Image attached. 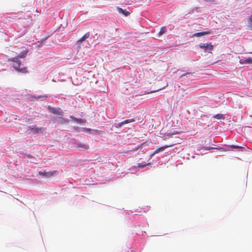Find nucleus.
Segmentation results:
<instances>
[{
    "label": "nucleus",
    "instance_id": "20e7f679",
    "mask_svg": "<svg viewBox=\"0 0 252 252\" xmlns=\"http://www.w3.org/2000/svg\"><path fill=\"white\" fill-rule=\"evenodd\" d=\"M199 47L203 49L205 52L212 51L214 48V46L211 43L200 44Z\"/></svg>",
    "mask_w": 252,
    "mask_h": 252
},
{
    "label": "nucleus",
    "instance_id": "1a4fd4ad",
    "mask_svg": "<svg viewBox=\"0 0 252 252\" xmlns=\"http://www.w3.org/2000/svg\"><path fill=\"white\" fill-rule=\"evenodd\" d=\"M49 109H50L51 112H52L53 114H58V115H59L62 111V110L60 108H56L49 107Z\"/></svg>",
    "mask_w": 252,
    "mask_h": 252
},
{
    "label": "nucleus",
    "instance_id": "ddd939ff",
    "mask_svg": "<svg viewBox=\"0 0 252 252\" xmlns=\"http://www.w3.org/2000/svg\"><path fill=\"white\" fill-rule=\"evenodd\" d=\"M28 52L27 51H24L20 53V54L18 55V58H25L27 55Z\"/></svg>",
    "mask_w": 252,
    "mask_h": 252
},
{
    "label": "nucleus",
    "instance_id": "f257e3e1",
    "mask_svg": "<svg viewBox=\"0 0 252 252\" xmlns=\"http://www.w3.org/2000/svg\"><path fill=\"white\" fill-rule=\"evenodd\" d=\"M8 61L13 62L12 66L17 71L22 72V73L28 72V69L26 67L20 68L21 63V61L18 59V58H13L11 59H8Z\"/></svg>",
    "mask_w": 252,
    "mask_h": 252
},
{
    "label": "nucleus",
    "instance_id": "dca6fc26",
    "mask_svg": "<svg viewBox=\"0 0 252 252\" xmlns=\"http://www.w3.org/2000/svg\"><path fill=\"white\" fill-rule=\"evenodd\" d=\"M166 29L165 27H162L160 28V30L158 32L159 35H162L166 32Z\"/></svg>",
    "mask_w": 252,
    "mask_h": 252
},
{
    "label": "nucleus",
    "instance_id": "f3484780",
    "mask_svg": "<svg viewBox=\"0 0 252 252\" xmlns=\"http://www.w3.org/2000/svg\"><path fill=\"white\" fill-rule=\"evenodd\" d=\"M245 62V63L252 64V58L251 57L246 58Z\"/></svg>",
    "mask_w": 252,
    "mask_h": 252
},
{
    "label": "nucleus",
    "instance_id": "7ed1b4c3",
    "mask_svg": "<svg viewBox=\"0 0 252 252\" xmlns=\"http://www.w3.org/2000/svg\"><path fill=\"white\" fill-rule=\"evenodd\" d=\"M90 36V33L89 32L86 33L81 38H80L76 43L78 48H80L83 42L85 41L87 39L89 38Z\"/></svg>",
    "mask_w": 252,
    "mask_h": 252
},
{
    "label": "nucleus",
    "instance_id": "39448f33",
    "mask_svg": "<svg viewBox=\"0 0 252 252\" xmlns=\"http://www.w3.org/2000/svg\"><path fill=\"white\" fill-rule=\"evenodd\" d=\"M76 146L78 149L82 151L86 150L89 148L88 144L81 142H76Z\"/></svg>",
    "mask_w": 252,
    "mask_h": 252
},
{
    "label": "nucleus",
    "instance_id": "aec40b11",
    "mask_svg": "<svg viewBox=\"0 0 252 252\" xmlns=\"http://www.w3.org/2000/svg\"><path fill=\"white\" fill-rule=\"evenodd\" d=\"M190 74V73H189V72H187V73H184V74H182V75H181V76H182H182H186V75H187V74Z\"/></svg>",
    "mask_w": 252,
    "mask_h": 252
},
{
    "label": "nucleus",
    "instance_id": "4be33fe9",
    "mask_svg": "<svg viewBox=\"0 0 252 252\" xmlns=\"http://www.w3.org/2000/svg\"><path fill=\"white\" fill-rule=\"evenodd\" d=\"M27 32V30H25L22 33V35L25 34Z\"/></svg>",
    "mask_w": 252,
    "mask_h": 252
},
{
    "label": "nucleus",
    "instance_id": "4468645a",
    "mask_svg": "<svg viewBox=\"0 0 252 252\" xmlns=\"http://www.w3.org/2000/svg\"><path fill=\"white\" fill-rule=\"evenodd\" d=\"M214 118L217 119H224V117L223 116L222 114H218L217 115H215L213 116Z\"/></svg>",
    "mask_w": 252,
    "mask_h": 252
},
{
    "label": "nucleus",
    "instance_id": "5701e85b",
    "mask_svg": "<svg viewBox=\"0 0 252 252\" xmlns=\"http://www.w3.org/2000/svg\"><path fill=\"white\" fill-rule=\"evenodd\" d=\"M27 157L28 158H31L32 157L31 155H28L27 156Z\"/></svg>",
    "mask_w": 252,
    "mask_h": 252
},
{
    "label": "nucleus",
    "instance_id": "6ab92c4d",
    "mask_svg": "<svg viewBox=\"0 0 252 252\" xmlns=\"http://www.w3.org/2000/svg\"><path fill=\"white\" fill-rule=\"evenodd\" d=\"M149 164H150V163H147V164L145 163V164H140V163H137L136 167L143 168L145 166H146V165H148Z\"/></svg>",
    "mask_w": 252,
    "mask_h": 252
},
{
    "label": "nucleus",
    "instance_id": "9d476101",
    "mask_svg": "<svg viewBox=\"0 0 252 252\" xmlns=\"http://www.w3.org/2000/svg\"><path fill=\"white\" fill-rule=\"evenodd\" d=\"M117 9L119 13L123 14V15H124L126 16H127L130 14L129 12L126 10H124L121 7H117Z\"/></svg>",
    "mask_w": 252,
    "mask_h": 252
},
{
    "label": "nucleus",
    "instance_id": "9b49d317",
    "mask_svg": "<svg viewBox=\"0 0 252 252\" xmlns=\"http://www.w3.org/2000/svg\"><path fill=\"white\" fill-rule=\"evenodd\" d=\"M211 32L210 31H206V32H197L194 34V36L195 37H200L201 36H203L205 34H210Z\"/></svg>",
    "mask_w": 252,
    "mask_h": 252
},
{
    "label": "nucleus",
    "instance_id": "0eeeda50",
    "mask_svg": "<svg viewBox=\"0 0 252 252\" xmlns=\"http://www.w3.org/2000/svg\"><path fill=\"white\" fill-rule=\"evenodd\" d=\"M41 129V128H39L35 126H31L28 127V130L30 132H32L33 134H35L38 133Z\"/></svg>",
    "mask_w": 252,
    "mask_h": 252
},
{
    "label": "nucleus",
    "instance_id": "2eb2a0df",
    "mask_svg": "<svg viewBox=\"0 0 252 252\" xmlns=\"http://www.w3.org/2000/svg\"><path fill=\"white\" fill-rule=\"evenodd\" d=\"M249 27L250 30H252V15L249 17L248 19Z\"/></svg>",
    "mask_w": 252,
    "mask_h": 252
},
{
    "label": "nucleus",
    "instance_id": "423d86ee",
    "mask_svg": "<svg viewBox=\"0 0 252 252\" xmlns=\"http://www.w3.org/2000/svg\"><path fill=\"white\" fill-rule=\"evenodd\" d=\"M174 145V144H171V145H165L164 146H163V147H161L160 148H158V149H157L156 150H155L154 153L151 155V156H154L155 155L159 153V152H162L165 149L168 148V147H172Z\"/></svg>",
    "mask_w": 252,
    "mask_h": 252
},
{
    "label": "nucleus",
    "instance_id": "a211bd4d",
    "mask_svg": "<svg viewBox=\"0 0 252 252\" xmlns=\"http://www.w3.org/2000/svg\"><path fill=\"white\" fill-rule=\"evenodd\" d=\"M230 147L233 148V149H243L242 147L239 146H236V145H231L230 146Z\"/></svg>",
    "mask_w": 252,
    "mask_h": 252
},
{
    "label": "nucleus",
    "instance_id": "f03ea898",
    "mask_svg": "<svg viewBox=\"0 0 252 252\" xmlns=\"http://www.w3.org/2000/svg\"><path fill=\"white\" fill-rule=\"evenodd\" d=\"M58 173L59 172L57 170H54L53 171L49 172H46L45 171L38 172V174L39 175L47 178H51L53 176H56L58 174Z\"/></svg>",
    "mask_w": 252,
    "mask_h": 252
},
{
    "label": "nucleus",
    "instance_id": "6e6552de",
    "mask_svg": "<svg viewBox=\"0 0 252 252\" xmlns=\"http://www.w3.org/2000/svg\"><path fill=\"white\" fill-rule=\"evenodd\" d=\"M134 121H135V120L134 119H127V120H126L122 122L119 123L118 124V126L120 127L124 125H125V124H128L129 123L133 122Z\"/></svg>",
    "mask_w": 252,
    "mask_h": 252
},
{
    "label": "nucleus",
    "instance_id": "412c9836",
    "mask_svg": "<svg viewBox=\"0 0 252 252\" xmlns=\"http://www.w3.org/2000/svg\"><path fill=\"white\" fill-rule=\"evenodd\" d=\"M205 1H211V2H214L215 1V0H204Z\"/></svg>",
    "mask_w": 252,
    "mask_h": 252
},
{
    "label": "nucleus",
    "instance_id": "f8f14e48",
    "mask_svg": "<svg viewBox=\"0 0 252 252\" xmlns=\"http://www.w3.org/2000/svg\"><path fill=\"white\" fill-rule=\"evenodd\" d=\"M201 149L202 150H212V149H216V150H220V149H222V148H221V147H202L201 148Z\"/></svg>",
    "mask_w": 252,
    "mask_h": 252
}]
</instances>
